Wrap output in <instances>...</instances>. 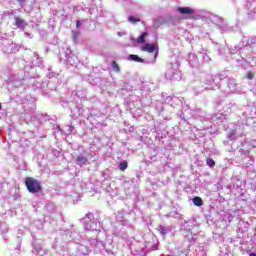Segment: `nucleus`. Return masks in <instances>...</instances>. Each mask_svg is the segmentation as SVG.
<instances>
[{
    "mask_svg": "<svg viewBox=\"0 0 256 256\" xmlns=\"http://www.w3.org/2000/svg\"><path fill=\"white\" fill-rule=\"evenodd\" d=\"M24 183L29 193L35 194V193H41V191H43V186L41 185V181L33 177H26Z\"/></svg>",
    "mask_w": 256,
    "mask_h": 256,
    "instance_id": "obj_1",
    "label": "nucleus"
},
{
    "mask_svg": "<svg viewBox=\"0 0 256 256\" xmlns=\"http://www.w3.org/2000/svg\"><path fill=\"white\" fill-rule=\"evenodd\" d=\"M158 47L157 44L146 43L141 47V51H145L146 53H155Z\"/></svg>",
    "mask_w": 256,
    "mask_h": 256,
    "instance_id": "obj_2",
    "label": "nucleus"
},
{
    "mask_svg": "<svg viewBox=\"0 0 256 256\" xmlns=\"http://www.w3.org/2000/svg\"><path fill=\"white\" fill-rule=\"evenodd\" d=\"M177 11L181 15H191L195 13V10L191 9L190 7H178Z\"/></svg>",
    "mask_w": 256,
    "mask_h": 256,
    "instance_id": "obj_3",
    "label": "nucleus"
},
{
    "mask_svg": "<svg viewBox=\"0 0 256 256\" xmlns=\"http://www.w3.org/2000/svg\"><path fill=\"white\" fill-rule=\"evenodd\" d=\"M76 163L77 165H85V163H87V157L83 155H78L76 157Z\"/></svg>",
    "mask_w": 256,
    "mask_h": 256,
    "instance_id": "obj_4",
    "label": "nucleus"
},
{
    "mask_svg": "<svg viewBox=\"0 0 256 256\" xmlns=\"http://www.w3.org/2000/svg\"><path fill=\"white\" fill-rule=\"evenodd\" d=\"M129 59H131V61H136V63H145V60L135 54H130L129 55Z\"/></svg>",
    "mask_w": 256,
    "mask_h": 256,
    "instance_id": "obj_5",
    "label": "nucleus"
},
{
    "mask_svg": "<svg viewBox=\"0 0 256 256\" xmlns=\"http://www.w3.org/2000/svg\"><path fill=\"white\" fill-rule=\"evenodd\" d=\"M15 25L16 27H18L19 29L25 27V20L19 18V17H16L15 18Z\"/></svg>",
    "mask_w": 256,
    "mask_h": 256,
    "instance_id": "obj_6",
    "label": "nucleus"
},
{
    "mask_svg": "<svg viewBox=\"0 0 256 256\" xmlns=\"http://www.w3.org/2000/svg\"><path fill=\"white\" fill-rule=\"evenodd\" d=\"M193 203L196 205V207H201L203 205V199H201L199 196H196L193 198Z\"/></svg>",
    "mask_w": 256,
    "mask_h": 256,
    "instance_id": "obj_7",
    "label": "nucleus"
},
{
    "mask_svg": "<svg viewBox=\"0 0 256 256\" xmlns=\"http://www.w3.org/2000/svg\"><path fill=\"white\" fill-rule=\"evenodd\" d=\"M149 34L147 32H143L140 37L137 38V43L143 44L145 43V39Z\"/></svg>",
    "mask_w": 256,
    "mask_h": 256,
    "instance_id": "obj_8",
    "label": "nucleus"
},
{
    "mask_svg": "<svg viewBox=\"0 0 256 256\" xmlns=\"http://www.w3.org/2000/svg\"><path fill=\"white\" fill-rule=\"evenodd\" d=\"M127 167H129V164L127 163V161L120 162V165H119L120 171H125Z\"/></svg>",
    "mask_w": 256,
    "mask_h": 256,
    "instance_id": "obj_9",
    "label": "nucleus"
},
{
    "mask_svg": "<svg viewBox=\"0 0 256 256\" xmlns=\"http://www.w3.org/2000/svg\"><path fill=\"white\" fill-rule=\"evenodd\" d=\"M112 69H113L116 73H119V71H121V68L119 67V64H117V62H115V61L112 62Z\"/></svg>",
    "mask_w": 256,
    "mask_h": 256,
    "instance_id": "obj_10",
    "label": "nucleus"
},
{
    "mask_svg": "<svg viewBox=\"0 0 256 256\" xmlns=\"http://www.w3.org/2000/svg\"><path fill=\"white\" fill-rule=\"evenodd\" d=\"M206 164L208 165V167H215V160H213V158H207L206 160Z\"/></svg>",
    "mask_w": 256,
    "mask_h": 256,
    "instance_id": "obj_11",
    "label": "nucleus"
},
{
    "mask_svg": "<svg viewBox=\"0 0 256 256\" xmlns=\"http://www.w3.org/2000/svg\"><path fill=\"white\" fill-rule=\"evenodd\" d=\"M128 21H130V23H139L141 20L138 18H135V16H130L128 17Z\"/></svg>",
    "mask_w": 256,
    "mask_h": 256,
    "instance_id": "obj_12",
    "label": "nucleus"
},
{
    "mask_svg": "<svg viewBox=\"0 0 256 256\" xmlns=\"http://www.w3.org/2000/svg\"><path fill=\"white\" fill-rule=\"evenodd\" d=\"M159 231L162 235H167V228L159 226Z\"/></svg>",
    "mask_w": 256,
    "mask_h": 256,
    "instance_id": "obj_13",
    "label": "nucleus"
},
{
    "mask_svg": "<svg viewBox=\"0 0 256 256\" xmlns=\"http://www.w3.org/2000/svg\"><path fill=\"white\" fill-rule=\"evenodd\" d=\"M79 38V32H75L73 35H72V39L75 43H77V39Z\"/></svg>",
    "mask_w": 256,
    "mask_h": 256,
    "instance_id": "obj_14",
    "label": "nucleus"
},
{
    "mask_svg": "<svg viewBox=\"0 0 256 256\" xmlns=\"http://www.w3.org/2000/svg\"><path fill=\"white\" fill-rule=\"evenodd\" d=\"M253 77H255V74H253V72H251V71H248L247 72V79L252 80Z\"/></svg>",
    "mask_w": 256,
    "mask_h": 256,
    "instance_id": "obj_15",
    "label": "nucleus"
},
{
    "mask_svg": "<svg viewBox=\"0 0 256 256\" xmlns=\"http://www.w3.org/2000/svg\"><path fill=\"white\" fill-rule=\"evenodd\" d=\"M17 1H18V3H19L22 7L25 6V0H17Z\"/></svg>",
    "mask_w": 256,
    "mask_h": 256,
    "instance_id": "obj_16",
    "label": "nucleus"
},
{
    "mask_svg": "<svg viewBox=\"0 0 256 256\" xmlns=\"http://www.w3.org/2000/svg\"><path fill=\"white\" fill-rule=\"evenodd\" d=\"M76 27L77 28L81 27V21H79V20L76 21Z\"/></svg>",
    "mask_w": 256,
    "mask_h": 256,
    "instance_id": "obj_17",
    "label": "nucleus"
},
{
    "mask_svg": "<svg viewBox=\"0 0 256 256\" xmlns=\"http://www.w3.org/2000/svg\"><path fill=\"white\" fill-rule=\"evenodd\" d=\"M249 256H256V254L255 253H250V255Z\"/></svg>",
    "mask_w": 256,
    "mask_h": 256,
    "instance_id": "obj_18",
    "label": "nucleus"
},
{
    "mask_svg": "<svg viewBox=\"0 0 256 256\" xmlns=\"http://www.w3.org/2000/svg\"><path fill=\"white\" fill-rule=\"evenodd\" d=\"M91 215H93V214H88V217H91Z\"/></svg>",
    "mask_w": 256,
    "mask_h": 256,
    "instance_id": "obj_19",
    "label": "nucleus"
},
{
    "mask_svg": "<svg viewBox=\"0 0 256 256\" xmlns=\"http://www.w3.org/2000/svg\"><path fill=\"white\" fill-rule=\"evenodd\" d=\"M0 135H1V130H0Z\"/></svg>",
    "mask_w": 256,
    "mask_h": 256,
    "instance_id": "obj_20",
    "label": "nucleus"
},
{
    "mask_svg": "<svg viewBox=\"0 0 256 256\" xmlns=\"http://www.w3.org/2000/svg\"><path fill=\"white\" fill-rule=\"evenodd\" d=\"M255 231H256V227H255Z\"/></svg>",
    "mask_w": 256,
    "mask_h": 256,
    "instance_id": "obj_21",
    "label": "nucleus"
}]
</instances>
